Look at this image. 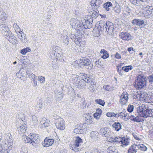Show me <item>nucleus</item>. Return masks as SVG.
Returning a JSON list of instances; mask_svg holds the SVG:
<instances>
[{
	"label": "nucleus",
	"instance_id": "nucleus-1",
	"mask_svg": "<svg viewBox=\"0 0 153 153\" xmlns=\"http://www.w3.org/2000/svg\"><path fill=\"white\" fill-rule=\"evenodd\" d=\"M144 104H143L137 108V112L139 113V115L141 117L144 118H147L149 117H153V114L152 110L151 109H149Z\"/></svg>",
	"mask_w": 153,
	"mask_h": 153
},
{
	"label": "nucleus",
	"instance_id": "nucleus-2",
	"mask_svg": "<svg viewBox=\"0 0 153 153\" xmlns=\"http://www.w3.org/2000/svg\"><path fill=\"white\" fill-rule=\"evenodd\" d=\"M146 81L143 76L139 75L135 80L134 87L138 90L143 88L146 84Z\"/></svg>",
	"mask_w": 153,
	"mask_h": 153
},
{
	"label": "nucleus",
	"instance_id": "nucleus-3",
	"mask_svg": "<svg viewBox=\"0 0 153 153\" xmlns=\"http://www.w3.org/2000/svg\"><path fill=\"white\" fill-rule=\"evenodd\" d=\"M70 24L73 28L75 29H77V32L81 34L83 31L82 27V22L77 19H73L71 21Z\"/></svg>",
	"mask_w": 153,
	"mask_h": 153
},
{
	"label": "nucleus",
	"instance_id": "nucleus-4",
	"mask_svg": "<svg viewBox=\"0 0 153 153\" xmlns=\"http://www.w3.org/2000/svg\"><path fill=\"white\" fill-rule=\"evenodd\" d=\"M6 138L7 140L6 142L4 143L2 142L3 143H1V147L4 150H7V152H9L12 149L13 140L12 137H8Z\"/></svg>",
	"mask_w": 153,
	"mask_h": 153
},
{
	"label": "nucleus",
	"instance_id": "nucleus-5",
	"mask_svg": "<svg viewBox=\"0 0 153 153\" xmlns=\"http://www.w3.org/2000/svg\"><path fill=\"white\" fill-rule=\"evenodd\" d=\"M71 81L74 84L75 86L79 89H82L85 85V82L84 80H80L76 76L72 78Z\"/></svg>",
	"mask_w": 153,
	"mask_h": 153
},
{
	"label": "nucleus",
	"instance_id": "nucleus-6",
	"mask_svg": "<svg viewBox=\"0 0 153 153\" xmlns=\"http://www.w3.org/2000/svg\"><path fill=\"white\" fill-rule=\"evenodd\" d=\"M90 64V61L88 59L85 58L83 59L76 60L74 63V66L78 68L81 67L82 65L85 66L88 65Z\"/></svg>",
	"mask_w": 153,
	"mask_h": 153
},
{
	"label": "nucleus",
	"instance_id": "nucleus-7",
	"mask_svg": "<svg viewBox=\"0 0 153 153\" xmlns=\"http://www.w3.org/2000/svg\"><path fill=\"white\" fill-rule=\"evenodd\" d=\"M82 143V140L79 137H77L75 140V143L71 146V149L75 152H77L80 150V146Z\"/></svg>",
	"mask_w": 153,
	"mask_h": 153
},
{
	"label": "nucleus",
	"instance_id": "nucleus-8",
	"mask_svg": "<svg viewBox=\"0 0 153 153\" xmlns=\"http://www.w3.org/2000/svg\"><path fill=\"white\" fill-rule=\"evenodd\" d=\"M17 34L18 37L20 39L22 42L26 43L27 41V38L26 37V35L22 31L20 30H16Z\"/></svg>",
	"mask_w": 153,
	"mask_h": 153
},
{
	"label": "nucleus",
	"instance_id": "nucleus-9",
	"mask_svg": "<svg viewBox=\"0 0 153 153\" xmlns=\"http://www.w3.org/2000/svg\"><path fill=\"white\" fill-rule=\"evenodd\" d=\"M120 103L122 105L126 104L128 99V94L127 92H124L120 97Z\"/></svg>",
	"mask_w": 153,
	"mask_h": 153
},
{
	"label": "nucleus",
	"instance_id": "nucleus-10",
	"mask_svg": "<svg viewBox=\"0 0 153 153\" xmlns=\"http://www.w3.org/2000/svg\"><path fill=\"white\" fill-rule=\"evenodd\" d=\"M32 140L31 143L33 146H36V144L40 142V137L38 135L34 134H30Z\"/></svg>",
	"mask_w": 153,
	"mask_h": 153
},
{
	"label": "nucleus",
	"instance_id": "nucleus-11",
	"mask_svg": "<svg viewBox=\"0 0 153 153\" xmlns=\"http://www.w3.org/2000/svg\"><path fill=\"white\" fill-rule=\"evenodd\" d=\"M100 133L103 136L107 137H110L111 131L109 128L105 127L102 128L100 129Z\"/></svg>",
	"mask_w": 153,
	"mask_h": 153
},
{
	"label": "nucleus",
	"instance_id": "nucleus-12",
	"mask_svg": "<svg viewBox=\"0 0 153 153\" xmlns=\"http://www.w3.org/2000/svg\"><path fill=\"white\" fill-rule=\"evenodd\" d=\"M120 36L123 40H129L132 39V37L128 33L126 32H121Z\"/></svg>",
	"mask_w": 153,
	"mask_h": 153
},
{
	"label": "nucleus",
	"instance_id": "nucleus-13",
	"mask_svg": "<svg viewBox=\"0 0 153 153\" xmlns=\"http://www.w3.org/2000/svg\"><path fill=\"white\" fill-rule=\"evenodd\" d=\"M105 28L106 31L109 33H111L113 31L114 27L113 23L108 21L105 23Z\"/></svg>",
	"mask_w": 153,
	"mask_h": 153
},
{
	"label": "nucleus",
	"instance_id": "nucleus-14",
	"mask_svg": "<svg viewBox=\"0 0 153 153\" xmlns=\"http://www.w3.org/2000/svg\"><path fill=\"white\" fill-rule=\"evenodd\" d=\"M142 117L140 115H139V113H138V115L136 116L132 115L130 116L129 119L131 120L134 122H140L144 121L142 118Z\"/></svg>",
	"mask_w": 153,
	"mask_h": 153
},
{
	"label": "nucleus",
	"instance_id": "nucleus-15",
	"mask_svg": "<svg viewBox=\"0 0 153 153\" xmlns=\"http://www.w3.org/2000/svg\"><path fill=\"white\" fill-rule=\"evenodd\" d=\"M82 29L84 28L85 29L90 28L92 26V23L90 22L88 20H86L84 19L82 21Z\"/></svg>",
	"mask_w": 153,
	"mask_h": 153
},
{
	"label": "nucleus",
	"instance_id": "nucleus-16",
	"mask_svg": "<svg viewBox=\"0 0 153 153\" xmlns=\"http://www.w3.org/2000/svg\"><path fill=\"white\" fill-rule=\"evenodd\" d=\"M90 136L91 139L95 141L99 140L100 139L99 134L97 131H92L90 134Z\"/></svg>",
	"mask_w": 153,
	"mask_h": 153
},
{
	"label": "nucleus",
	"instance_id": "nucleus-17",
	"mask_svg": "<svg viewBox=\"0 0 153 153\" xmlns=\"http://www.w3.org/2000/svg\"><path fill=\"white\" fill-rule=\"evenodd\" d=\"M65 121L62 119H61L59 120L58 123L55 124L56 128L61 130H64L65 128Z\"/></svg>",
	"mask_w": 153,
	"mask_h": 153
},
{
	"label": "nucleus",
	"instance_id": "nucleus-18",
	"mask_svg": "<svg viewBox=\"0 0 153 153\" xmlns=\"http://www.w3.org/2000/svg\"><path fill=\"white\" fill-rule=\"evenodd\" d=\"M75 36V38L73 36V38L72 39L74 41L77 45L80 46H82L84 45V42L82 41V37H78L77 36Z\"/></svg>",
	"mask_w": 153,
	"mask_h": 153
},
{
	"label": "nucleus",
	"instance_id": "nucleus-19",
	"mask_svg": "<svg viewBox=\"0 0 153 153\" xmlns=\"http://www.w3.org/2000/svg\"><path fill=\"white\" fill-rule=\"evenodd\" d=\"M54 140L51 139H49L46 137L44 140L42 144L44 147H48L52 145L53 143Z\"/></svg>",
	"mask_w": 153,
	"mask_h": 153
},
{
	"label": "nucleus",
	"instance_id": "nucleus-20",
	"mask_svg": "<svg viewBox=\"0 0 153 153\" xmlns=\"http://www.w3.org/2000/svg\"><path fill=\"white\" fill-rule=\"evenodd\" d=\"M132 23L133 25L139 26H143L144 25V21L140 19H135L132 21Z\"/></svg>",
	"mask_w": 153,
	"mask_h": 153
},
{
	"label": "nucleus",
	"instance_id": "nucleus-21",
	"mask_svg": "<svg viewBox=\"0 0 153 153\" xmlns=\"http://www.w3.org/2000/svg\"><path fill=\"white\" fill-rule=\"evenodd\" d=\"M138 150L137 144L131 146L128 150V153H136Z\"/></svg>",
	"mask_w": 153,
	"mask_h": 153
},
{
	"label": "nucleus",
	"instance_id": "nucleus-22",
	"mask_svg": "<svg viewBox=\"0 0 153 153\" xmlns=\"http://www.w3.org/2000/svg\"><path fill=\"white\" fill-rule=\"evenodd\" d=\"M113 128L116 131H119L122 129V126L120 123L118 122L114 123L112 125Z\"/></svg>",
	"mask_w": 153,
	"mask_h": 153
},
{
	"label": "nucleus",
	"instance_id": "nucleus-23",
	"mask_svg": "<svg viewBox=\"0 0 153 153\" xmlns=\"http://www.w3.org/2000/svg\"><path fill=\"white\" fill-rule=\"evenodd\" d=\"M50 121L47 119L46 118H43L41 121V122L42 123V128H45L48 127Z\"/></svg>",
	"mask_w": 153,
	"mask_h": 153
},
{
	"label": "nucleus",
	"instance_id": "nucleus-24",
	"mask_svg": "<svg viewBox=\"0 0 153 153\" xmlns=\"http://www.w3.org/2000/svg\"><path fill=\"white\" fill-rule=\"evenodd\" d=\"M130 141V139L125 137H122L121 144L124 146H126L128 145Z\"/></svg>",
	"mask_w": 153,
	"mask_h": 153
},
{
	"label": "nucleus",
	"instance_id": "nucleus-25",
	"mask_svg": "<svg viewBox=\"0 0 153 153\" xmlns=\"http://www.w3.org/2000/svg\"><path fill=\"white\" fill-rule=\"evenodd\" d=\"M45 103L42 100H39L37 104L36 105V109L39 110L41 109L44 108Z\"/></svg>",
	"mask_w": 153,
	"mask_h": 153
},
{
	"label": "nucleus",
	"instance_id": "nucleus-26",
	"mask_svg": "<svg viewBox=\"0 0 153 153\" xmlns=\"http://www.w3.org/2000/svg\"><path fill=\"white\" fill-rule=\"evenodd\" d=\"M17 129L18 131L22 133H25L26 132L27 129L26 125L24 124L19 126V127H18ZM20 133V132H19Z\"/></svg>",
	"mask_w": 153,
	"mask_h": 153
},
{
	"label": "nucleus",
	"instance_id": "nucleus-27",
	"mask_svg": "<svg viewBox=\"0 0 153 153\" xmlns=\"http://www.w3.org/2000/svg\"><path fill=\"white\" fill-rule=\"evenodd\" d=\"M32 140L31 137H30V135H29L28 136L25 135L23 136L22 137V140L26 143H31Z\"/></svg>",
	"mask_w": 153,
	"mask_h": 153
},
{
	"label": "nucleus",
	"instance_id": "nucleus-28",
	"mask_svg": "<svg viewBox=\"0 0 153 153\" xmlns=\"http://www.w3.org/2000/svg\"><path fill=\"white\" fill-rule=\"evenodd\" d=\"M150 7L151 6H148L145 7L147 9L145 12V16L148 17H150V16L152 17Z\"/></svg>",
	"mask_w": 153,
	"mask_h": 153
},
{
	"label": "nucleus",
	"instance_id": "nucleus-29",
	"mask_svg": "<svg viewBox=\"0 0 153 153\" xmlns=\"http://www.w3.org/2000/svg\"><path fill=\"white\" fill-rule=\"evenodd\" d=\"M101 32V31L100 29H99L97 27H96L93 30V35L94 36L98 37L100 36Z\"/></svg>",
	"mask_w": 153,
	"mask_h": 153
},
{
	"label": "nucleus",
	"instance_id": "nucleus-30",
	"mask_svg": "<svg viewBox=\"0 0 153 153\" xmlns=\"http://www.w3.org/2000/svg\"><path fill=\"white\" fill-rule=\"evenodd\" d=\"M103 7L107 11L110 10V7L112 6V4L110 2H108L103 4Z\"/></svg>",
	"mask_w": 153,
	"mask_h": 153
},
{
	"label": "nucleus",
	"instance_id": "nucleus-31",
	"mask_svg": "<svg viewBox=\"0 0 153 153\" xmlns=\"http://www.w3.org/2000/svg\"><path fill=\"white\" fill-rule=\"evenodd\" d=\"M137 145L138 150L139 149L141 151H146L147 149V148L143 144H138L137 143Z\"/></svg>",
	"mask_w": 153,
	"mask_h": 153
},
{
	"label": "nucleus",
	"instance_id": "nucleus-32",
	"mask_svg": "<svg viewBox=\"0 0 153 153\" xmlns=\"http://www.w3.org/2000/svg\"><path fill=\"white\" fill-rule=\"evenodd\" d=\"M81 75L83 76H85L84 78L83 79H82L84 80L85 81V84L86 82L89 83L90 82H91V81L92 80V79L89 78V77H87V76L86 74L82 73L81 74Z\"/></svg>",
	"mask_w": 153,
	"mask_h": 153
},
{
	"label": "nucleus",
	"instance_id": "nucleus-33",
	"mask_svg": "<svg viewBox=\"0 0 153 153\" xmlns=\"http://www.w3.org/2000/svg\"><path fill=\"white\" fill-rule=\"evenodd\" d=\"M8 40L13 45L16 44L17 43V41L16 39V37L14 36L9 37Z\"/></svg>",
	"mask_w": 153,
	"mask_h": 153
},
{
	"label": "nucleus",
	"instance_id": "nucleus-34",
	"mask_svg": "<svg viewBox=\"0 0 153 153\" xmlns=\"http://www.w3.org/2000/svg\"><path fill=\"white\" fill-rule=\"evenodd\" d=\"M7 16L6 13L3 11L0 12V19L2 20L6 19Z\"/></svg>",
	"mask_w": 153,
	"mask_h": 153
},
{
	"label": "nucleus",
	"instance_id": "nucleus-35",
	"mask_svg": "<svg viewBox=\"0 0 153 153\" xmlns=\"http://www.w3.org/2000/svg\"><path fill=\"white\" fill-rule=\"evenodd\" d=\"M122 137H116L115 138H113L112 139L111 141L117 143H121Z\"/></svg>",
	"mask_w": 153,
	"mask_h": 153
},
{
	"label": "nucleus",
	"instance_id": "nucleus-36",
	"mask_svg": "<svg viewBox=\"0 0 153 153\" xmlns=\"http://www.w3.org/2000/svg\"><path fill=\"white\" fill-rule=\"evenodd\" d=\"M31 51V49L29 47H27L26 48H24L21 50V53L24 55H25L26 54L29 52Z\"/></svg>",
	"mask_w": 153,
	"mask_h": 153
},
{
	"label": "nucleus",
	"instance_id": "nucleus-37",
	"mask_svg": "<svg viewBox=\"0 0 153 153\" xmlns=\"http://www.w3.org/2000/svg\"><path fill=\"white\" fill-rule=\"evenodd\" d=\"M105 23L104 22L100 21L99 23L98 26L97 27L99 29H100L101 31L102 30L104 29V27L105 26Z\"/></svg>",
	"mask_w": 153,
	"mask_h": 153
},
{
	"label": "nucleus",
	"instance_id": "nucleus-38",
	"mask_svg": "<svg viewBox=\"0 0 153 153\" xmlns=\"http://www.w3.org/2000/svg\"><path fill=\"white\" fill-rule=\"evenodd\" d=\"M132 66L131 65H129L123 67L122 68V70H123L126 72H128L129 70H131L132 69Z\"/></svg>",
	"mask_w": 153,
	"mask_h": 153
},
{
	"label": "nucleus",
	"instance_id": "nucleus-39",
	"mask_svg": "<svg viewBox=\"0 0 153 153\" xmlns=\"http://www.w3.org/2000/svg\"><path fill=\"white\" fill-rule=\"evenodd\" d=\"M26 74L29 78H32L33 79L35 78L36 77V76L35 74H33L31 72H30L28 70L27 72H26Z\"/></svg>",
	"mask_w": 153,
	"mask_h": 153
},
{
	"label": "nucleus",
	"instance_id": "nucleus-40",
	"mask_svg": "<svg viewBox=\"0 0 153 153\" xmlns=\"http://www.w3.org/2000/svg\"><path fill=\"white\" fill-rule=\"evenodd\" d=\"M74 132L76 134H82L83 133V130L82 129H81V127H78L75 128L74 131Z\"/></svg>",
	"mask_w": 153,
	"mask_h": 153
},
{
	"label": "nucleus",
	"instance_id": "nucleus-41",
	"mask_svg": "<svg viewBox=\"0 0 153 153\" xmlns=\"http://www.w3.org/2000/svg\"><path fill=\"white\" fill-rule=\"evenodd\" d=\"M103 87L104 89L107 91H110L112 90H114V87H110L108 85H104Z\"/></svg>",
	"mask_w": 153,
	"mask_h": 153
},
{
	"label": "nucleus",
	"instance_id": "nucleus-42",
	"mask_svg": "<svg viewBox=\"0 0 153 153\" xmlns=\"http://www.w3.org/2000/svg\"><path fill=\"white\" fill-rule=\"evenodd\" d=\"M96 102L100 105H102V106H104L105 102L104 100H103L101 99H98L95 100Z\"/></svg>",
	"mask_w": 153,
	"mask_h": 153
},
{
	"label": "nucleus",
	"instance_id": "nucleus-43",
	"mask_svg": "<svg viewBox=\"0 0 153 153\" xmlns=\"http://www.w3.org/2000/svg\"><path fill=\"white\" fill-rule=\"evenodd\" d=\"M115 148L114 146H110L107 149V152H109L110 153H112L113 152H115Z\"/></svg>",
	"mask_w": 153,
	"mask_h": 153
},
{
	"label": "nucleus",
	"instance_id": "nucleus-44",
	"mask_svg": "<svg viewBox=\"0 0 153 153\" xmlns=\"http://www.w3.org/2000/svg\"><path fill=\"white\" fill-rule=\"evenodd\" d=\"M38 80L40 82L42 83L44 82L45 81V78L44 77H43L42 76H38Z\"/></svg>",
	"mask_w": 153,
	"mask_h": 153
},
{
	"label": "nucleus",
	"instance_id": "nucleus-45",
	"mask_svg": "<svg viewBox=\"0 0 153 153\" xmlns=\"http://www.w3.org/2000/svg\"><path fill=\"white\" fill-rule=\"evenodd\" d=\"M32 119L33 123L36 124L37 123L38 119L36 116L35 115H33L32 116Z\"/></svg>",
	"mask_w": 153,
	"mask_h": 153
},
{
	"label": "nucleus",
	"instance_id": "nucleus-46",
	"mask_svg": "<svg viewBox=\"0 0 153 153\" xmlns=\"http://www.w3.org/2000/svg\"><path fill=\"white\" fill-rule=\"evenodd\" d=\"M134 107L133 105H129L127 108V111L128 112H131L133 111Z\"/></svg>",
	"mask_w": 153,
	"mask_h": 153
},
{
	"label": "nucleus",
	"instance_id": "nucleus-47",
	"mask_svg": "<svg viewBox=\"0 0 153 153\" xmlns=\"http://www.w3.org/2000/svg\"><path fill=\"white\" fill-rule=\"evenodd\" d=\"M130 117V116H129V114L125 111V112L123 115V117H125L124 120H128L129 119Z\"/></svg>",
	"mask_w": 153,
	"mask_h": 153
},
{
	"label": "nucleus",
	"instance_id": "nucleus-48",
	"mask_svg": "<svg viewBox=\"0 0 153 153\" xmlns=\"http://www.w3.org/2000/svg\"><path fill=\"white\" fill-rule=\"evenodd\" d=\"M148 80L149 83L150 84H152L153 83V75H150L148 77Z\"/></svg>",
	"mask_w": 153,
	"mask_h": 153
},
{
	"label": "nucleus",
	"instance_id": "nucleus-49",
	"mask_svg": "<svg viewBox=\"0 0 153 153\" xmlns=\"http://www.w3.org/2000/svg\"><path fill=\"white\" fill-rule=\"evenodd\" d=\"M1 27L2 30L5 32L9 30L8 27L5 25H2Z\"/></svg>",
	"mask_w": 153,
	"mask_h": 153
},
{
	"label": "nucleus",
	"instance_id": "nucleus-50",
	"mask_svg": "<svg viewBox=\"0 0 153 153\" xmlns=\"http://www.w3.org/2000/svg\"><path fill=\"white\" fill-rule=\"evenodd\" d=\"M101 4V1L100 0H96L95 2V7L97 8L100 6V4Z\"/></svg>",
	"mask_w": 153,
	"mask_h": 153
},
{
	"label": "nucleus",
	"instance_id": "nucleus-51",
	"mask_svg": "<svg viewBox=\"0 0 153 153\" xmlns=\"http://www.w3.org/2000/svg\"><path fill=\"white\" fill-rule=\"evenodd\" d=\"M2 145V144L1 143L0 146V153H7L8 152H7V150H4V149L3 148L1 147Z\"/></svg>",
	"mask_w": 153,
	"mask_h": 153
},
{
	"label": "nucleus",
	"instance_id": "nucleus-52",
	"mask_svg": "<svg viewBox=\"0 0 153 153\" xmlns=\"http://www.w3.org/2000/svg\"><path fill=\"white\" fill-rule=\"evenodd\" d=\"M109 56V54L107 51L103 54V55L101 56V57L104 59H105L108 58Z\"/></svg>",
	"mask_w": 153,
	"mask_h": 153
},
{
	"label": "nucleus",
	"instance_id": "nucleus-53",
	"mask_svg": "<svg viewBox=\"0 0 153 153\" xmlns=\"http://www.w3.org/2000/svg\"><path fill=\"white\" fill-rule=\"evenodd\" d=\"M101 114L97 113H95L94 114V116L95 118L98 120L100 117Z\"/></svg>",
	"mask_w": 153,
	"mask_h": 153
},
{
	"label": "nucleus",
	"instance_id": "nucleus-54",
	"mask_svg": "<svg viewBox=\"0 0 153 153\" xmlns=\"http://www.w3.org/2000/svg\"><path fill=\"white\" fill-rule=\"evenodd\" d=\"M114 11L117 13H119L120 12V7H115L114 8Z\"/></svg>",
	"mask_w": 153,
	"mask_h": 153
},
{
	"label": "nucleus",
	"instance_id": "nucleus-55",
	"mask_svg": "<svg viewBox=\"0 0 153 153\" xmlns=\"http://www.w3.org/2000/svg\"><path fill=\"white\" fill-rule=\"evenodd\" d=\"M125 111H126L125 110H123L122 112L120 113L119 114H118L119 116L120 117H121V118L123 117V115H124L125 112Z\"/></svg>",
	"mask_w": 153,
	"mask_h": 153
},
{
	"label": "nucleus",
	"instance_id": "nucleus-56",
	"mask_svg": "<svg viewBox=\"0 0 153 153\" xmlns=\"http://www.w3.org/2000/svg\"><path fill=\"white\" fill-rule=\"evenodd\" d=\"M128 51L131 54L133 53L134 52L133 48L132 47L128 48Z\"/></svg>",
	"mask_w": 153,
	"mask_h": 153
},
{
	"label": "nucleus",
	"instance_id": "nucleus-57",
	"mask_svg": "<svg viewBox=\"0 0 153 153\" xmlns=\"http://www.w3.org/2000/svg\"><path fill=\"white\" fill-rule=\"evenodd\" d=\"M115 56L116 59H120L121 58L120 55L118 53H117L115 54Z\"/></svg>",
	"mask_w": 153,
	"mask_h": 153
},
{
	"label": "nucleus",
	"instance_id": "nucleus-58",
	"mask_svg": "<svg viewBox=\"0 0 153 153\" xmlns=\"http://www.w3.org/2000/svg\"><path fill=\"white\" fill-rule=\"evenodd\" d=\"M96 0H92L90 2V4L91 6L95 7V5Z\"/></svg>",
	"mask_w": 153,
	"mask_h": 153
},
{
	"label": "nucleus",
	"instance_id": "nucleus-59",
	"mask_svg": "<svg viewBox=\"0 0 153 153\" xmlns=\"http://www.w3.org/2000/svg\"><path fill=\"white\" fill-rule=\"evenodd\" d=\"M90 151L91 153H100V152L99 151H98V150L97 149H94L93 150H91Z\"/></svg>",
	"mask_w": 153,
	"mask_h": 153
},
{
	"label": "nucleus",
	"instance_id": "nucleus-60",
	"mask_svg": "<svg viewBox=\"0 0 153 153\" xmlns=\"http://www.w3.org/2000/svg\"><path fill=\"white\" fill-rule=\"evenodd\" d=\"M33 79V82L34 83V85H35V86L37 85V80H36V77L35 78Z\"/></svg>",
	"mask_w": 153,
	"mask_h": 153
},
{
	"label": "nucleus",
	"instance_id": "nucleus-61",
	"mask_svg": "<svg viewBox=\"0 0 153 153\" xmlns=\"http://www.w3.org/2000/svg\"><path fill=\"white\" fill-rule=\"evenodd\" d=\"M134 138L137 140L141 141V139L140 138H139L138 136L137 135H134Z\"/></svg>",
	"mask_w": 153,
	"mask_h": 153
},
{
	"label": "nucleus",
	"instance_id": "nucleus-62",
	"mask_svg": "<svg viewBox=\"0 0 153 153\" xmlns=\"http://www.w3.org/2000/svg\"><path fill=\"white\" fill-rule=\"evenodd\" d=\"M96 110L97 111L96 113H99L100 114H101L102 111L101 109L100 108H98Z\"/></svg>",
	"mask_w": 153,
	"mask_h": 153
},
{
	"label": "nucleus",
	"instance_id": "nucleus-63",
	"mask_svg": "<svg viewBox=\"0 0 153 153\" xmlns=\"http://www.w3.org/2000/svg\"><path fill=\"white\" fill-rule=\"evenodd\" d=\"M132 1V3L134 4L135 5H137V0H130Z\"/></svg>",
	"mask_w": 153,
	"mask_h": 153
},
{
	"label": "nucleus",
	"instance_id": "nucleus-64",
	"mask_svg": "<svg viewBox=\"0 0 153 153\" xmlns=\"http://www.w3.org/2000/svg\"><path fill=\"white\" fill-rule=\"evenodd\" d=\"M82 106L83 108H86L88 106V105L86 106V103L85 101L83 102V104Z\"/></svg>",
	"mask_w": 153,
	"mask_h": 153
}]
</instances>
